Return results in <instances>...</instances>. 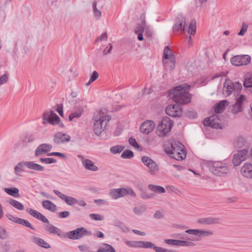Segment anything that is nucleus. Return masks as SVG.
<instances>
[{
	"instance_id": "7",
	"label": "nucleus",
	"mask_w": 252,
	"mask_h": 252,
	"mask_svg": "<svg viewBox=\"0 0 252 252\" xmlns=\"http://www.w3.org/2000/svg\"><path fill=\"white\" fill-rule=\"evenodd\" d=\"M208 166L210 172L216 175L221 176L227 174L229 171L226 164L220 161L210 162Z\"/></svg>"
},
{
	"instance_id": "35",
	"label": "nucleus",
	"mask_w": 252,
	"mask_h": 252,
	"mask_svg": "<svg viewBox=\"0 0 252 252\" xmlns=\"http://www.w3.org/2000/svg\"><path fill=\"white\" fill-rule=\"evenodd\" d=\"M148 189L151 191H153L159 193L165 192V189L163 187L159 186L150 184L148 185Z\"/></svg>"
},
{
	"instance_id": "60",
	"label": "nucleus",
	"mask_w": 252,
	"mask_h": 252,
	"mask_svg": "<svg viewBox=\"0 0 252 252\" xmlns=\"http://www.w3.org/2000/svg\"><path fill=\"white\" fill-rule=\"evenodd\" d=\"M8 76L6 74H4L2 76H1L0 77V85H1L7 82L8 81Z\"/></svg>"
},
{
	"instance_id": "58",
	"label": "nucleus",
	"mask_w": 252,
	"mask_h": 252,
	"mask_svg": "<svg viewBox=\"0 0 252 252\" xmlns=\"http://www.w3.org/2000/svg\"><path fill=\"white\" fill-rule=\"evenodd\" d=\"M27 211L32 217L36 218L37 217V216L39 213V212L37 211L36 210H33L32 209H27Z\"/></svg>"
},
{
	"instance_id": "32",
	"label": "nucleus",
	"mask_w": 252,
	"mask_h": 252,
	"mask_svg": "<svg viewBox=\"0 0 252 252\" xmlns=\"http://www.w3.org/2000/svg\"><path fill=\"white\" fill-rule=\"evenodd\" d=\"M42 206L48 210L54 212L57 210L56 206L51 201L44 200L42 201Z\"/></svg>"
},
{
	"instance_id": "37",
	"label": "nucleus",
	"mask_w": 252,
	"mask_h": 252,
	"mask_svg": "<svg viewBox=\"0 0 252 252\" xmlns=\"http://www.w3.org/2000/svg\"><path fill=\"white\" fill-rule=\"evenodd\" d=\"M247 142V140L243 136H239L234 142L235 146L238 148L244 146Z\"/></svg>"
},
{
	"instance_id": "46",
	"label": "nucleus",
	"mask_w": 252,
	"mask_h": 252,
	"mask_svg": "<svg viewBox=\"0 0 252 252\" xmlns=\"http://www.w3.org/2000/svg\"><path fill=\"white\" fill-rule=\"evenodd\" d=\"M124 149V147L123 146L117 145L111 147L110 151L112 153L116 154L121 153Z\"/></svg>"
},
{
	"instance_id": "28",
	"label": "nucleus",
	"mask_w": 252,
	"mask_h": 252,
	"mask_svg": "<svg viewBox=\"0 0 252 252\" xmlns=\"http://www.w3.org/2000/svg\"><path fill=\"white\" fill-rule=\"evenodd\" d=\"M197 222L202 224L210 225L219 223L220 222V220L218 218L209 217L200 219L197 220Z\"/></svg>"
},
{
	"instance_id": "20",
	"label": "nucleus",
	"mask_w": 252,
	"mask_h": 252,
	"mask_svg": "<svg viewBox=\"0 0 252 252\" xmlns=\"http://www.w3.org/2000/svg\"><path fill=\"white\" fill-rule=\"evenodd\" d=\"M53 192L68 205L73 206L77 202V199L75 198L64 194L58 190L55 189L53 190Z\"/></svg>"
},
{
	"instance_id": "27",
	"label": "nucleus",
	"mask_w": 252,
	"mask_h": 252,
	"mask_svg": "<svg viewBox=\"0 0 252 252\" xmlns=\"http://www.w3.org/2000/svg\"><path fill=\"white\" fill-rule=\"evenodd\" d=\"M186 27V20L183 17H180L178 18L177 22L175 24L173 27V31L174 32L179 31L180 30L182 31H184Z\"/></svg>"
},
{
	"instance_id": "9",
	"label": "nucleus",
	"mask_w": 252,
	"mask_h": 252,
	"mask_svg": "<svg viewBox=\"0 0 252 252\" xmlns=\"http://www.w3.org/2000/svg\"><path fill=\"white\" fill-rule=\"evenodd\" d=\"M92 232L88 230L84 227L78 228L74 230H72L63 234V238H68L72 240H78L84 236L92 235Z\"/></svg>"
},
{
	"instance_id": "53",
	"label": "nucleus",
	"mask_w": 252,
	"mask_h": 252,
	"mask_svg": "<svg viewBox=\"0 0 252 252\" xmlns=\"http://www.w3.org/2000/svg\"><path fill=\"white\" fill-rule=\"evenodd\" d=\"M36 219L42 221V222H43L44 223H49L48 220L43 215H42L40 212L38 213Z\"/></svg>"
},
{
	"instance_id": "11",
	"label": "nucleus",
	"mask_w": 252,
	"mask_h": 252,
	"mask_svg": "<svg viewBox=\"0 0 252 252\" xmlns=\"http://www.w3.org/2000/svg\"><path fill=\"white\" fill-rule=\"evenodd\" d=\"M242 88L241 84L238 82L233 83L230 80H227L224 83L222 93L225 96H228L233 92H240Z\"/></svg>"
},
{
	"instance_id": "57",
	"label": "nucleus",
	"mask_w": 252,
	"mask_h": 252,
	"mask_svg": "<svg viewBox=\"0 0 252 252\" xmlns=\"http://www.w3.org/2000/svg\"><path fill=\"white\" fill-rule=\"evenodd\" d=\"M248 26L247 25L245 24H243L241 29L240 31L238 32V34L240 36H243L244 35L245 32L247 31Z\"/></svg>"
},
{
	"instance_id": "43",
	"label": "nucleus",
	"mask_w": 252,
	"mask_h": 252,
	"mask_svg": "<svg viewBox=\"0 0 252 252\" xmlns=\"http://www.w3.org/2000/svg\"><path fill=\"white\" fill-rule=\"evenodd\" d=\"M192 241L188 240H179V246L183 247H193L195 244Z\"/></svg>"
},
{
	"instance_id": "3",
	"label": "nucleus",
	"mask_w": 252,
	"mask_h": 252,
	"mask_svg": "<svg viewBox=\"0 0 252 252\" xmlns=\"http://www.w3.org/2000/svg\"><path fill=\"white\" fill-rule=\"evenodd\" d=\"M213 234L210 230L188 229L183 233H175L172 237L180 240H188L191 241H200L202 238L208 237Z\"/></svg>"
},
{
	"instance_id": "54",
	"label": "nucleus",
	"mask_w": 252,
	"mask_h": 252,
	"mask_svg": "<svg viewBox=\"0 0 252 252\" xmlns=\"http://www.w3.org/2000/svg\"><path fill=\"white\" fill-rule=\"evenodd\" d=\"M129 143L130 145L137 149L139 148V145L137 143L135 138L130 137L128 139Z\"/></svg>"
},
{
	"instance_id": "5",
	"label": "nucleus",
	"mask_w": 252,
	"mask_h": 252,
	"mask_svg": "<svg viewBox=\"0 0 252 252\" xmlns=\"http://www.w3.org/2000/svg\"><path fill=\"white\" fill-rule=\"evenodd\" d=\"M125 243L129 247L135 248H152L156 252H176L175 251L157 247L154 244L148 241H126Z\"/></svg>"
},
{
	"instance_id": "33",
	"label": "nucleus",
	"mask_w": 252,
	"mask_h": 252,
	"mask_svg": "<svg viewBox=\"0 0 252 252\" xmlns=\"http://www.w3.org/2000/svg\"><path fill=\"white\" fill-rule=\"evenodd\" d=\"M97 252H116L114 248L107 244H103L97 250Z\"/></svg>"
},
{
	"instance_id": "63",
	"label": "nucleus",
	"mask_w": 252,
	"mask_h": 252,
	"mask_svg": "<svg viewBox=\"0 0 252 252\" xmlns=\"http://www.w3.org/2000/svg\"><path fill=\"white\" fill-rule=\"evenodd\" d=\"M94 202L98 205L104 204L106 203V201L103 199H94Z\"/></svg>"
},
{
	"instance_id": "47",
	"label": "nucleus",
	"mask_w": 252,
	"mask_h": 252,
	"mask_svg": "<svg viewBox=\"0 0 252 252\" xmlns=\"http://www.w3.org/2000/svg\"><path fill=\"white\" fill-rule=\"evenodd\" d=\"M99 75L96 71H94L91 76L90 79L86 84L87 86L89 85L93 82L95 81L98 78Z\"/></svg>"
},
{
	"instance_id": "24",
	"label": "nucleus",
	"mask_w": 252,
	"mask_h": 252,
	"mask_svg": "<svg viewBox=\"0 0 252 252\" xmlns=\"http://www.w3.org/2000/svg\"><path fill=\"white\" fill-rule=\"evenodd\" d=\"M52 146L49 144H42L36 149L35 155L36 157L44 155L50 152Z\"/></svg>"
},
{
	"instance_id": "44",
	"label": "nucleus",
	"mask_w": 252,
	"mask_h": 252,
	"mask_svg": "<svg viewBox=\"0 0 252 252\" xmlns=\"http://www.w3.org/2000/svg\"><path fill=\"white\" fill-rule=\"evenodd\" d=\"M146 26V22L144 19L141 25H138L135 29V33H143Z\"/></svg>"
},
{
	"instance_id": "4",
	"label": "nucleus",
	"mask_w": 252,
	"mask_h": 252,
	"mask_svg": "<svg viewBox=\"0 0 252 252\" xmlns=\"http://www.w3.org/2000/svg\"><path fill=\"white\" fill-rule=\"evenodd\" d=\"M111 119L110 115L101 111L94 114L93 130L95 135H99L105 129L107 123Z\"/></svg>"
},
{
	"instance_id": "30",
	"label": "nucleus",
	"mask_w": 252,
	"mask_h": 252,
	"mask_svg": "<svg viewBox=\"0 0 252 252\" xmlns=\"http://www.w3.org/2000/svg\"><path fill=\"white\" fill-rule=\"evenodd\" d=\"M32 241L40 247L45 249H49L50 248V245L48 243L39 237L33 236L32 237Z\"/></svg>"
},
{
	"instance_id": "10",
	"label": "nucleus",
	"mask_w": 252,
	"mask_h": 252,
	"mask_svg": "<svg viewBox=\"0 0 252 252\" xmlns=\"http://www.w3.org/2000/svg\"><path fill=\"white\" fill-rule=\"evenodd\" d=\"M127 195H129L132 197L136 196L134 191L130 188L112 189L109 191V195L114 199H117Z\"/></svg>"
},
{
	"instance_id": "52",
	"label": "nucleus",
	"mask_w": 252,
	"mask_h": 252,
	"mask_svg": "<svg viewBox=\"0 0 252 252\" xmlns=\"http://www.w3.org/2000/svg\"><path fill=\"white\" fill-rule=\"evenodd\" d=\"M164 242L168 245L179 246V240L165 239Z\"/></svg>"
},
{
	"instance_id": "55",
	"label": "nucleus",
	"mask_w": 252,
	"mask_h": 252,
	"mask_svg": "<svg viewBox=\"0 0 252 252\" xmlns=\"http://www.w3.org/2000/svg\"><path fill=\"white\" fill-rule=\"evenodd\" d=\"M8 236L6 230L1 226H0V238L4 239Z\"/></svg>"
},
{
	"instance_id": "36",
	"label": "nucleus",
	"mask_w": 252,
	"mask_h": 252,
	"mask_svg": "<svg viewBox=\"0 0 252 252\" xmlns=\"http://www.w3.org/2000/svg\"><path fill=\"white\" fill-rule=\"evenodd\" d=\"M4 191L6 193L13 197H17L19 196V189L17 188H5Z\"/></svg>"
},
{
	"instance_id": "40",
	"label": "nucleus",
	"mask_w": 252,
	"mask_h": 252,
	"mask_svg": "<svg viewBox=\"0 0 252 252\" xmlns=\"http://www.w3.org/2000/svg\"><path fill=\"white\" fill-rule=\"evenodd\" d=\"M97 3L96 1H94L93 3V9L94 17L96 19H99L101 17V12L98 10L96 7Z\"/></svg>"
},
{
	"instance_id": "14",
	"label": "nucleus",
	"mask_w": 252,
	"mask_h": 252,
	"mask_svg": "<svg viewBox=\"0 0 252 252\" xmlns=\"http://www.w3.org/2000/svg\"><path fill=\"white\" fill-rule=\"evenodd\" d=\"M141 161L148 167L149 170V173L151 175H155L158 172V165L151 158L147 156H143L141 158Z\"/></svg>"
},
{
	"instance_id": "34",
	"label": "nucleus",
	"mask_w": 252,
	"mask_h": 252,
	"mask_svg": "<svg viewBox=\"0 0 252 252\" xmlns=\"http://www.w3.org/2000/svg\"><path fill=\"white\" fill-rule=\"evenodd\" d=\"M243 85L247 89L252 92V75L248 76L245 78Z\"/></svg>"
},
{
	"instance_id": "2",
	"label": "nucleus",
	"mask_w": 252,
	"mask_h": 252,
	"mask_svg": "<svg viewBox=\"0 0 252 252\" xmlns=\"http://www.w3.org/2000/svg\"><path fill=\"white\" fill-rule=\"evenodd\" d=\"M164 149L168 155L177 160H181L186 157L184 146L179 141H166L164 144Z\"/></svg>"
},
{
	"instance_id": "64",
	"label": "nucleus",
	"mask_w": 252,
	"mask_h": 252,
	"mask_svg": "<svg viewBox=\"0 0 252 252\" xmlns=\"http://www.w3.org/2000/svg\"><path fill=\"white\" fill-rule=\"evenodd\" d=\"M77 204L80 206L84 207L86 205V203L84 200H78L77 199V202H76V204Z\"/></svg>"
},
{
	"instance_id": "41",
	"label": "nucleus",
	"mask_w": 252,
	"mask_h": 252,
	"mask_svg": "<svg viewBox=\"0 0 252 252\" xmlns=\"http://www.w3.org/2000/svg\"><path fill=\"white\" fill-rule=\"evenodd\" d=\"M35 139V135L33 134H28L25 135L22 138V141L24 143L27 144L32 142Z\"/></svg>"
},
{
	"instance_id": "51",
	"label": "nucleus",
	"mask_w": 252,
	"mask_h": 252,
	"mask_svg": "<svg viewBox=\"0 0 252 252\" xmlns=\"http://www.w3.org/2000/svg\"><path fill=\"white\" fill-rule=\"evenodd\" d=\"M20 224H22L25 226H26L28 228H30V229L32 230H34V228L32 227V226L31 225L30 222L28 221L27 220H26L25 219H21Z\"/></svg>"
},
{
	"instance_id": "1",
	"label": "nucleus",
	"mask_w": 252,
	"mask_h": 252,
	"mask_svg": "<svg viewBox=\"0 0 252 252\" xmlns=\"http://www.w3.org/2000/svg\"><path fill=\"white\" fill-rule=\"evenodd\" d=\"M189 86L184 84L175 87L170 90L169 93V97L177 103L185 104L190 101V94L188 91Z\"/></svg>"
},
{
	"instance_id": "49",
	"label": "nucleus",
	"mask_w": 252,
	"mask_h": 252,
	"mask_svg": "<svg viewBox=\"0 0 252 252\" xmlns=\"http://www.w3.org/2000/svg\"><path fill=\"white\" fill-rule=\"evenodd\" d=\"M186 115L189 118L194 119L197 117V113L194 110H188L185 112Z\"/></svg>"
},
{
	"instance_id": "26",
	"label": "nucleus",
	"mask_w": 252,
	"mask_h": 252,
	"mask_svg": "<svg viewBox=\"0 0 252 252\" xmlns=\"http://www.w3.org/2000/svg\"><path fill=\"white\" fill-rule=\"evenodd\" d=\"M44 229L46 231L50 234H56L61 237H63V233L59 228L55 227L52 224H48L44 226Z\"/></svg>"
},
{
	"instance_id": "22",
	"label": "nucleus",
	"mask_w": 252,
	"mask_h": 252,
	"mask_svg": "<svg viewBox=\"0 0 252 252\" xmlns=\"http://www.w3.org/2000/svg\"><path fill=\"white\" fill-rule=\"evenodd\" d=\"M70 139L69 135L59 132L54 135L53 141L56 144H61L69 141Z\"/></svg>"
},
{
	"instance_id": "61",
	"label": "nucleus",
	"mask_w": 252,
	"mask_h": 252,
	"mask_svg": "<svg viewBox=\"0 0 252 252\" xmlns=\"http://www.w3.org/2000/svg\"><path fill=\"white\" fill-rule=\"evenodd\" d=\"M70 215L69 211H64L60 212L58 214V216L61 218H65L68 217Z\"/></svg>"
},
{
	"instance_id": "6",
	"label": "nucleus",
	"mask_w": 252,
	"mask_h": 252,
	"mask_svg": "<svg viewBox=\"0 0 252 252\" xmlns=\"http://www.w3.org/2000/svg\"><path fill=\"white\" fill-rule=\"evenodd\" d=\"M163 63L168 71L173 70L175 67V57L169 47L166 46L163 51Z\"/></svg>"
},
{
	"instance_id": "48",
	"label": "nucleus",
	"mask_w": 252,
	"mask_h": 252,
	"mask_svg": "<svg viewBox=\"0 0 252 252\" xmlns=\"http://www.w3.org/2000/svg\"><path fill=\"white\" fill-rule=\"evenodd\" d=\"M39 161L41 162L44 163L45 164H51L53 163H56L57 160L55 158H40L39 159Z\"/></svg>"
},
{
	"instance_id": "21",
	"label": "nucleus",
	"mask_w": 252,
	"mask_h": 252,
	"mask_svg": "<svg viewBox=\"0 0 252 252\" xmlns=\"http://www.w3.org/2000/svg\"><path fill=\"white\" fill-rule=\"evenodd\" d=\"M155 127V123L151 120H147L143 122L140 127V131L143 134H148Z\"/></svg>"
},
{
	"instance_id": "19",
	"label": "nucleus",
	"mask_w": 252,
	"mask_h": 252,
	"mask_svg": "<svg viewBox=\"0 0 252 252\" xmlns=\"http://www.w3.org/2000/svg\"><path fill=\"white\" fill-rule=\"evenodd\" d=\"M77 157L81 160L82 164L86 169L92 171H96L98 170V168L91 160L85 158L81 155H78Z\"/></svg>"
},
{
	"instance_id": "15",
	"label": "nucleus",
	"mask_w": 252,
	"mask_h": 252,
	"mask_svg": "<svg viewBox=\"0 0 252 252\" xmlns=\"http://www.w3.org/2000/svg\"><path fill=\"white\" fill-rule=\"evenodd\" d=\"M251 57L248 55H236L232 57L230 62L235 66L246 65L249 64Z\"/></svg>"
},
{
	"instance_id": "59",
	"label": "nucleus",
	"mask_w": 252,
	"mask_h": 252,
	"mask_svg": "<svg viewBox=\"0 0 252 252\" xmlns=\"http://www.w3.org/2000/svg\"><path fill=\"white\" fill-rule=\"evenodd\" d=\"M107 39V34L106 32H104L100 36L98 37L96 39L95 42L100 41L102 40H106Z\"/></svg>"
},
{
	"instance_id": "13",
	"label": "nucleus",
	"mask_w": 252,
	"mask_h": 252,
	"mask_svg": "<svg viewBox=\"0 0 252 252\" xmlns=\"http://www.w3.org/2000/svg\"><path fill=\"white\" fill-rule=\"evenodd\" d=\"M222 119L218 115H213L206 118L203 121L204 126H209L214 128H222Z\"/></svg>"
},
{
	"instance_id": "39",
	"label": "nucleus",
	"mask_w": 252,
	"mask_h": 252,
	"mask_svg": "<svg viewBox=\"0 0 252 252\" xmlns=\"http://www.w3.org/2000/svg\"><path fill=\"white\" fill-rule=\"evenodd\" d=\"M146 211V207L144 205L136 206L133 208V212L136 215H141Z\"/></svg>"
},
{
	"instance_id": "31",
	"label": "nucleus",
	"mask_w": 252,
	"mask_h": 252,
	"mask_svg": "<svg viewBox=\"0 0 252 252\" xmlns=\"http://www.w3.org/2000/svg\"><path fill=\"white\" fill-rule=\"evenodd\" d=\"M84 110L82 107H79L75 108L74 111L72 112L69 116L68 119L70 121H72L74 118H78L83 114Z\"/></svg>"
},
{
	"instance_id": "23",
	"label": "nucleus",
	"mask_w": 252,
	"mask_h": 252,
	"mask_svg": "<svg viewBox=\"0 0 252 252\" xmlns=\"http://www.w3.org/2000/svg\"><path fill=\"white\" fill-rule=\"evenodd\" d=\"M245 99V96L243 95H241L236 99V102L232 106L231 109V112L234 115H236L238 113L242 111V105Z\"/></svg>"
},
{
	"instance_id": "42",
	"label": "nucleus",
	"mask_w": 252,
	"mask_h": 252,
	"mask_svg": "<svg viewBox=\"0 0 252 252\" xmlns=\"http://www.w3.org/2000/svg\"><path fill=\"white\" fill-rule=\"evenodd\" d=\"M188 32L190 35H194L196 32V22L195 20H192L189 24L188 30Z\"/></svg>"
},
{
	"instance_id": "18",
	"label": "nucleus",
	"mask_w": 252,
	"mask_h": 252,
	"mask_svg": "<svg viewBox=\"0 0 252 252\" xmlns=\"http://www.w3.org/2000/svg\"><path fill=\"white\" fill-rule=\"evenodd\" d=\"M249 152L248 150L243 149L239 151L233 156L232 162L234 166L239 165L242 161L245 160L248 156Z\"/></svg>"
},
{
	"instance_id": "62",
	"label": "nucleus",
	"mask_w": 252,
	"mask_h": 252,
	"mask_svg": "<svg viewBox=\"0 0 252 252\" xmlns=\"http://www.w3.org/2000/svg\"><path fill=\"white\" fill-rule=\"evenodd\" d=\"M141 196L143 199H149L154 197L153 194H147L146 192H143L141 194Z\"/></svg>"
},
{
	"instance_id": "38",
	"label": "nucleus",
	"mask_w": 252,
	"mask_h": 252,
	"mask_svg": "<svg viewBox=\"0 0 252 252\" xmlns=\"http://www.w3.org/2000/svg\"><path fill=\"white\" fill-rule=\"evenodd\" d=\"M8 203L11 206H13L14 207L19 210H23L24 209V207L23 205L21 203L16 200L11 199L9 200Z\"/></svg>"
},
{
	"instance_id": "16",
	"label": "nucleus",
	"mask_w": 252,
	"mask_h": 252,
	"mask_svg": "<svg viewBox=\"0 0 252 252\" xmlns=\"http://www.w3.org/2000/svg\"><path fill=\"white\" fill-rule=\"evenodd\" d=\"M42 119L44 125L49 123L51 125H55L59 124L60 121L59 116L52 111L45 112L43 115Z\"/></svg>"
},
{
	"instance_id": "56",
	"label": "nucleus",
	"mask_w": 252,
	"mask_h": 252,
	"mask_svg": "<svg viewBox=\"0 0 252 252\" xmlns=\"http://www.w3.org/2000/svg\"><path fill=\"white\" fill-rule=\"evenodd\" d=\"M7 217L9 220H11L12 221L18 223H20L21 219L19 218L18 217H13L11 215H7Z\"/></svg>"
},
{
	"instance_id": "29",
	"label": "nucleus",
	"mask_w": 252,
	"mask_h": 252,
	"mask_svg": "<svg viewBox=\"0 0 252 252\" xmlns=\"http://www.w3.org/2000/svg\"><path fill=\"white\" fill-rule=\"evenodd\" d=\"M229 102L227 100H222L220 102L217 103L214 106V110L216 113H222L225 107L227 106Z\"/></svg>"
},
{
	"instance_id": "8",
	"label": "nucleus",
	"mask_w": 252,
	"mask_h": 252,
	"mask_svg": "<svg viewBox=\"0 0 252 252\" xmlns=\"http://www.w3.org/2000/svg\"><path fill=\"white\" fill-rule=\"evenodd\" d=\"M173 123L168 117H163L158 126V134L159 136H164L170 131Z\"/></svg>"
},
{
	"instance_id": "12",
	"label": "nucleus",
	"mask_w": 252,
	"mask_h": 252,
	"mask_svg": "<svg viewBox=\"0 0 252 252\" xmlns=\"http://www.w3.org/2000/svg\"><path fill=\"white\" fill-rule=\"evenodd\" d=\"M24 166H26L30 169L34 170L37 171H42L44 167L39 164L35 163L33 161H23L20 162L14 168V172L16 174H18L22 171V168Z\"/></svg>"
},
{
	"instance_id": "17",
	"label": "nucleus",
	"mask_w": 252,
	"mask_h": 252,
	"mask_svg": "<svg viewBox=\"0 0 252 252\" xmlns=\"http://www.w3.org/2000/svg\"><path fill=\"white\" fill-rule=\"evenodd\" d=\"M166 113L171 117H178L181 116L182 110L180 105L170 104L166 108Z\"/></svg>"
},
{
	"instance_id": "45",
	"label": "nucleus",
	"mask_w": 252,
	"mask_h": 252,
	"mask_svg": "<svg viewBox=\"0 0 252 252\" xmlns=\"http://www.w3.org/2000/svg\"><path fill=\"white\" fill-rule=\"evenodd\" d=\"M121 157L124 158L129 159L134 157V154L130 150H126L122 154Z\"/></svg>"
},
{
	"instance_id": "50",
	"label": "nucleus",
	"mask_w": 252,
	"mask_h": 252,
	"mask_svg": "<svg viewBox=\"0 0 252 252\" xmlns=\"http://www.w3.org/2000/svg\"><path fill=\"white\" fill-rule=\"evenodd\" d=\"M89 217L91 219L95 220H102L104 219L103 216L97 214H91Z\"/></svg>"
},
{
	"instance_id": "25",
	"label": "nucleus",
	"mask_w": 252,
	"mask_h": 252,
	"mask_svg": "<svg viewBox=\"0 0 252 252\" xmlns=\"http://www.w3.org/2000/svg\"><path fill=\"white\" fill-rule=\"evenodd\" d=\"M240 172L244 177L252 178V164L251 163H245L241 168Z\"/></svg>"
}]
</instances>
